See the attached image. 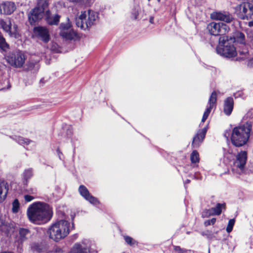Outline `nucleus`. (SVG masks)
Wrapping results in <instances>:
<instances>
[{
  "instance_id": "1",
  "label": "nucleus",
  "mask_w": 253,
  "mask_h": 253,
  "mask_svg": "<svg viewBox=\"0 0 253 253\" xmlns=\"http://www.w3.org/2000/svg\"><path fill=\"white\" fill-rule=\"evenodd\" d=\"M27 214L31 222L41 224L50 218L51 210L48 205L44 203L37 202L28 208Z\"/></svg>"
},
{
  "instance_id": "2",
  "label": "nucleus",
  "mask_w": 253,
  "mask_h": 253,
  "mask_svg": "<svg viewBox=\"0 0 253 253\" xmlns=\"http://www.w3.org/2000/svg\"><path fill=\"white\" fill-rule=\"evenodd\" d=\"M251 122H247L243 125L234 127L232 130L231 140L236 147H241L246 144L250 138L252 129Z\"/></svg>"
},
{
  "instance_id": "3",
  "label": "nucleus",
  "mask_w": 253,
  "mask_h": 253,
  "mask_svg": "<svg viewBox=\"0 0 253 253\" xmlns=\"http://www.w3.org/2000/svg\"><path fill=\"white\" fill-rule=\"evenodd\" d=\"M69 226L70 223L67 220L56 222L48 229L50 238L56 242L64 239L69 234Z\"/></svg>"
},
{
  "instance_id": "4",
  "label": "nucleus",
  "mask_w": 253,
  "mask_h": 253,
  "mask_svg": "<svg viewBox=\"0 0 253 253\" xmlns=\"http://www.w3.org/2000/svg\"><path fill=\"white\" fill-rule=\"evenodd\" d=\"M229 42L227 36H221L219 39V45L216 47L218 54L228 58L234 57L237 54L235 47L231 44L232 39L230 38Z\"/></svg>"
},
{
  "instance_id": "5",
  "label": "nucleus",
  "mask_w": 253,
  "mask_h": 253,
  "mask_svg": "<svg viewBox=\"0 0 253 253\" xmlns=\"http://www.w3.org/2000/svg\"><path fill=\"white\" fill-rule=\"evenodd\" d=\"M98 18V14L93 10L82 11L79 17L76 19V24L77 27L85 30L94 25Z\"/></svg>"
},
{
  "instance_id": "6",
  "label": "nucleus",
  "mask_w": 253,
  "mask_h": 253,
  "mask_svg": "<svg viewBox=\"0 0 253 253\" xmlns=\"http://www.w3.org/2000/svg\"><path fill=\"white\" fill-rule=\"evenodd\" d=\"M235 12L242 20L253 19V4L249 2H243L235 7Z\"/></svg>"
},
{
  "instance_id": "7",
  "label": "nucleus",
  "mask_w": 253,
  "mask_h": 253,
  "mask_svg": "<svg viewBox=\"0 0 253 253\" xmlns=\"http://www.w3.org/2000/svg\"><path fill=\"white\" fill-rule=\"evenodd\" d=\"M5 59L11 66L15 68H21L25 62L26 56L22 51H17L9 53L5 56Z\"/></svg>"
},
{
  "instance_id": "8",
  "label": "nucleus",
  "mask_w": 253,
  "mask_h": 253,
  "mask_svg": "<svg viewBox=\"0 0 253 253\" xmlns=\"http://www.w3.org/2000/svg\"><path fill=\"white\" fill-rule=\"evenodd\" d=\"M207 29L210 34L213 36L223 35L230 30L226 24L223 23L211 22L207 26Z\"/></svg>"
},
{
  "instance_id": "9",
  "label": "nucleus",
  "mask_w": 253,
  "mask_h": 253,
  "mask_svg": "<svg viewBox=\"0 0 253 253\" xmlns=\"http://www.w3.org/2000/svg\"><path fill=\"white\" fill-rule=\"evenodd\" d=\"M247 160V152L241 151L239 152L236 156V159L234 161L232 170L236 171L239 173L243 172L245 168Z\"/></svg>"
},
{
  "instance_id": "10",
  "label": "nucleus",
  "mask_w": 253,
  "mask_h": 253,
  "mask_svg": "<svg viewBox=\"0 0 253 253\" xmlns=\"http://www.w3.org/2000/svg\"><path fill=\"white\" fill-rule=\"evenodd\" d=\"M11 22L9 18L0 19V27L5 33H7L10 37L18 38L19 34L17 30V26L14 25L11 28Z\"/></svg>"
},
{
  "instance_id": "11",
  "label": "nucleus",
  "mask_w": 253,
  "mask_h": 253,
  "mask_svg": "<svg viewBox=\"0 0 253 253\" xmlns=\"http://www.w3.org/2000/svg\"><path fill=\"white\" fill-rule=\"evenodd\" d=\"M211 19L215 20L223 21L226 23H230L233 20L231 14L227 11H215L211 14Z\"/></svg>"
},
{
  "instance_id": "12",
  "label": "nucleus",
  "mask_w": 253,
  "mask_h": 253,
  "mask_svg": "<svg viewBox=\"0 0 253 253\" xmlns=\"http://www.w3.org/2000/svg\"><path fill=\"white\" fill-rule=\"evenodd\" d=\"M90 250L89 242L85 241L80 244H76L69 253H90Z\"/></svg>"
},
{
  "instance_id": "13",
  "label": "nucleus",
  "mask_w": 253,
  "mask_h": 253,
  "mask_svg": "<svg viewBox=\"0 0 253 253\" xmlns=\"http://www.w3.org/2000/svg\"><path fill=\"white\" fill-rule=\"evenodd\" d=\"M217 100V94L215 91H213L211 94L208 102V107L206 109L205 111L202 119V122L204 123L208 118L210 113L211 112V110L216 105Z\"/></svg>"
},
{
  "instance_id": "14",
  "label": "nucleus",
  "mask_w": 253,
  "mask_h": 253,
  "mask_svg": "<svg viewBox=\"0 0 253 253\" xmlns=\"http://www.w3.org/2000/svg\"><path fill=\"white\" fill-rule=\"evenodd\" d=\"M81 195L91 204L97 205L99 202L97 198L90 194L88 189L84 185H81L79 188Z\"/></svg>"
},
{
  "instance_id": "15",
  "label": "nucleus",
  "mask_w": 253,
  "mask_h": 253,
  "mask_svg": "<svg viewBox=\"0 0 253 253\" xmlns=\"http://www.w3.org/2000/svg\"><path fill=\"white\" fill-rule=\"evenodd\" d=\"M43 15V8L42 7H38L30 12L28 15L29 20L31 24L42 18Z\"/></svg>"
},
{
  "instance_id": "16",
  "label": "nucleus",
  "mask_w": 253,
  "mask_h": 253,
  "mask_svg": "<svg viewBox=\"0 0 253 253\" xmlns=\"http://www.w3.org/2000/svg\"><path fill=\"white\" fill-rule=\"evenodd\" d=\"M225 204L224 203H218L215 207L205 210L202 213V216L205 217L210 215H219L221 213L222 209L225 208Z\"/></svg>"
},
{
  "instance_id": "17",
  "label": "nucleus",
  "mask_w": 253,
  "mask_h": 253,
  "mask_svg": "<svg viewBox=\"0 0 253 253\" xmlns=\"http://www.w3.org/2000/svg\"><path fill=\"white\" fill-rule=\"evenodd\" d=\"M15 9V4L13 2L7 1L0 5V14H10Z\"/></svg>"
},
{
  "instance_id": "18",
  "label": "nucleus",
  "mask_w": 253,
  "mask_h": 253,
  "mask_svg": "<svg viewBox=\"0 0 253 253\" xmlns=\"http://www.w3.org/2000/svg\"><path fill=\"white\" fill-rule=\"evenodd\" d=\"M34 32L44 42H48L49 40V32L46 28L43 27H35Z\"/></svg>"
},
{
  "instance_id": "19",
  "label": "nucleus",
  "mask_w": 253,
  "mask_h": 253,
  "mask_svg": "<svg viewBox=\"0 0 253 253\" xmlns=\"http://www.w3.org/2000/svg\"><path fill=\"white\" fill-rule=\"evenodd\" d=\"M130 17L132 20H146V18L144 16V11H142L138 5L135 6L131 9Z\"/></svg>"
},
{
  "instance_id": "20",
  "label": "nucleus",
  "mask_w": 253,
  "mask_h": 253,
  "mask_svg": "<svg viewBox=\"0 0 253 253\" xmlns=\"http://www.w3.org/2000/svg\"><path fill=\"white\" fill-rule=\"evenodd\" d=\"M207 131V128L204 127L202 130H199L197 134L193 137L192 146L194 148L198 147L200 143L202 142L205 137Z\"/></svg>"
},
{
  "instance_id": "21",
  "label": "nucleus",
  "mask_w": 253,
  "mask_h": 253,
  "mask_svg": "<svg viewBox=\"0 0 253 253\" xmlns=\"http://www.w3.org/2000/svg\"><path fill=\"white\" fill-rule=\"evenodd\" d=\"M234 105L233 99L232 97H228L224 101L223 111L227 116H229L233 110Z\"/></svg>"
},
{
  "instance_id": "22",
  "label": "nucleus",
  "mask_w": 253,
  "mask_h": 253,
  "mask_svg": "<svg viewBox=\"0 0 253 253\" xmlns=\"http://www.w3.org/2000/svg\"><path fill=\"white\" fill-rule=\"evenodd\" d=\"M19 238L17 240L19 243L22 244L27 240L28 236L30 235V231L26 228H20L19 230Z\"/></svg>"
},
{
  "instance_id": "23",
  "label": "nucleus",
  "mask_w": 253,
  "mask_h": 253,
  "mask_svg": "<svg viewBox=\"0 0 253 253\" xmlns=\"http://www.w3.org/2000/svg\"><path fill=\"white\" fill-rule=\"evenodd\" d=\"M60 35L67 40H72L77 36L76 32L73 30L61 31Z\"/></svg>"
},
{
  "instance_id": "24",
  "label": "nucleus",
  "mask_w": 253,
  "mask_h": 253,
  "mask_svg": "<svg viewBox=\"0 0 253 253\" xmlns=\"http://www.w3.org/2000/svg\"><path fill=\"white\" fill-rule=\"evenodd\" d=\"M7 191L6 183L4 181H0V203L5 199Z\"/></svg>"
},
{
  "instance_id": "25",
  "label": "nucleus",
  "mask_w": 253,
  "mask_h": 253,
  "mask_svg": "<svg viewBox=\"0 0 253 253\" xmlns=\"http://www.w3.org/2000/svg\"><path fill=\"white\" fill-rule=\"evenodd\" d=\"M60 16L58 14L54 15H47L46 21L49 25H57L59 22Z\"/></svg>"
},
{
  "instance_id": "26",
  "label": "nucleus",
  "mask_w": 253,
  "mask_h": 253,
  "mask_svg": "<svg viewBox=\"0 0 253 253\" xmlns=\"http://www.w3.org/2000/svg\"><path fill=\"white\" fill-rule=\"evenodd\" d=\"M9 48V44L6 42L5 38L0 32V49L2 51H6Z\"/></svg>"
},
{
  "instance_id": "27",
  "label": "nucleus",
  "mask_w": 253,
  "mask_h": 253,
  "mask_svg": "<svg viewBox=\"0 0 253 253\" xmlns=\"http://www.w3.org/2000/svg\"><path fill=\"white\" fill-rule=\"evenodd\" d=\"M234 39L235 41L243 43L245 41V35L240 32H237L235 34Z\"/></svg>"
},
{
  "instance_id": "28",
  "label": "nucleus",
  "mask_w": 253,
  "mask_h": 253,
  "mask_svg": "<svg viewBox=\"0 0 253 253\" xmlns=\"http://www.w3.org/2000/svg\"><path fill=\"white\" fill-rule=\"evenodd\" d=\"M16 141L21 145H28L31 142L30 140L21 136H15L14 138Z\"/></svg>"
},
{
  "instance_id": "29",
  "label": "nucleus",
  "mask_w": 253,
  "mask_h": 253,
  "mask_svg": "<svg viewBox=\"0 0 253 253\" xmlns=\"http://www.w3.org/2000/svg\"><path fill=\"white\" fill-rule=\"evenodd\" d=\"M190 160L192 163H197L199 162V154L196 150L192 152L190 156Z\"/></svg>"
},
{
  "instance_id": "30",
  "label": "nucleus",
  "mask_w": 253,
  "mask_h": 253,
  "mask_svg": "<svg viewBox=\"0 0 253 253\" xmlns=\"http://www.w3.org/2000/svg\"><path fill=\"white\" fill-rule=\"evenodd\" d=\"M61 31L73 30L71 28V24L68 19V22L66 23H61L60 26Z\"/></svg>"
},
{
  "instance_id": "31",
  "label": "nucleus",
  "mask_w": 253,
  "mask_h": 253,
  "mask_svg": "<svg viewBox=\"0 0 253 253\" xmlns=\"http://www.w3.org/2000/svg\"><path fill=\"white\" fill-rule=\"evenodd\" d=\"M33 175V172L31 169H28L24 171L23 173V178L26 182L30 179Z\"/></svg>"
},
{
  "instance_id": "32",
  "label": "nucleus",
  "mask_w": 253,
  "mask_h": 253,
  "mask_svg": "<svg viewBox=\"0 0 253 253\" xmlns=\"http://www.w3.org/2000/svg\"><path fill=\"white\" fill-rule=\"evenodd\" d=\"M19 208V203L17 199H15L12 203V211L13 212H17Z\"/></svg>"
},
{
  "instance_id": "33",
  "label": "nucleus",
  "mask_w": 253,
  "mask_h": 253,
  "mask_svg": "<svg viewBox=\"0 0 253 253\" xmlns=\"http://www.w3.org/2000/svg\"><path fill=\"white\" fill-rule=\"evenodd\" d=\"M234 224H235V220L234 219H231L229 220L228 225H227V226L226 227V231L228 233H230L232 231L233 226L234 225Z\"/></svg>"
},
{
  "instance_id": "34",
  "label": "nucleus",
  "mask_w": 253,
  "mask_h": 253,
  "mask_svg": "<svg viewBox=\"0 0 253 253\" xmlns=\"http://www.w3.org/2000/svg\"><path fill=\"white\" fill-rule=\"evenodd\" d=\"M27 70H32L35 68H36V70L38 69V65L37 63H33V62H29L27 63Z\"/></svg>"
},
{
  "instance_id": "35",
  "label": "nucleus",
  "mask_w": 253,
  "mask_h": 253,
  "mask_svg": "<svg viewBox=\"0 0 253 253\" xmlns=\"http://www.w3.org/2000/svg\"><path fill=\"white\" fill-rule=\"evenodd\" d=\"M125 241L129 245H133L135 243V241L129 236H125Z\"/></svg>"
},
{
  "instance_id": "36",
  "label": "nucleus",
  "mask_w": 253,
  "mask_h": 253,
  "mask_svg": "<svg viewBox=\"0 0 253 253\" xmlns=\"http://www.w3.org/2000/svg\"><path fill=\"white\" fill-rule=\"evenodd\" d=\"M174 250L176 253H186L187 251L185 249H182L179 246H174Z\"/></svg>"
},
{
  "instance_id": "37",
  "label": "nucleus",
  "mask_w": 253,
  "mask_h": 253,
  "mask_svg": "<svg viewBox=\"0 0 253 253\" xmlns=\"http://www.w3.org/2000/svg\"><path fill=\"white\" fill-rule=\"evenodd\" d=\"M216 221V218H212L211 220H208L205 221V226H209L211 225H213L214 224V223Z\"/></svg>"
},
{
  "instance_id": "38",
  "label": "nucleus",
  "mask_w": 253,
  "mask_h": 253,
  "mask_svg": "<svg viewBox=\"0 0 253 253\" xmlns=\"http://www.w3.org/2000/svg\"><path fill=\"white\" fill-rule=\"evenodd\" d=\"M34 199V197L29 195H26L24 196V199L27 202H29L31 201Z\"/></svg>"
},
{
  "instance_id": "39",
  "label": "nucleus",
  "mask_w": 253,
  "mask_h": 253,
  "mask_svg": "<svg viewBox=\"0 0 253 253\" xmlns=\"http://www.w3.org/2000/svg\"><path fill=\"white\" fill-rule=\"evenodd\" d=\"M73 2H81L82 3L88 4L89 3V0H70Z\"/></svg>"
},
{
  "instance_id": "40",
  "label": "nucleus",
  "mask_w": 253,
  "mask_h": 253,
  "mask_svg": "<svg viewBox=\"0 0 253 253\" xmlns=\"http://www.w3.org/2000/svg\"><path fill=\"white\" fill-rule=\"evenodd\" d=\"M32 248L33 250H37L39 251L40 249L38 248V246L37 245H33L32 247Z\"/></svg>"
},
{
  "instance_id": "41",
  "label": "nucleus",
  "mask_w": 253,
  "mask_h": 253,
  "mask_svg": "<svg viewBox=\"0 0 253 253\" xmlns=\"http://www.w3.org/2000/svg\"><path fill=\"white\" fill-rule=\"evenodd\" d=\"M149 22L150 23L153 24L154 23V17L151 16L150 17V19H149Z\"/></svg>"
},
{
  "instance_id": "42",
  "label": "nucleus",
  "mask_w": 253,
  "mask_h": 253,
  "mask_svg": "<svg viewBox=\"0 0 253 253\" xmlns=\"http://www.w3.org/2000/svg\"><path fill=\"white\" fill-rule=\"evenodd\" d=\"M248 26L250 27H253V20L248 23Z\"/></svg>"
},
{
  "instance_id": "43",
  "label": "nucleus",
  "mask_w": 253,
  "mask_h": 253,
  "mask_svg": "<svg viewBox=\"0 0 253 253\" xmlns=\"http://www.w3.org/2000/svg\"><path fill=\"white\" fill-rule=\"evenodd\" d=\"M250 38H251V41L253 43V34L252 35H249Z\"/></svg>"
},
{
  "instance_id": "44",
  "label": "nucleus",
  "mask_w": 253,
  "mask_h": 253,
  "mask_svg": "<svg viewBox=\"0 0 253 253\" xmlns=\"http://www.w3.org/2000/svg\"><path fill=\"white\" fill-rule=\"evenodd\" d=\"M253 62V59L250 61V62H249V65H251Z\"/></svg>"
},
{
  "instance_id": "45",
  "label": "nucleus",
  "mask_w": 253,
  "mask_h": 253,
  "mask_svg": "<svg viewBox=\"0 0 253 253\" xmlns=\"http://www.w3.org/2000/svg\"><path fill=\"white\" fill-rule=\"evenodd\" d=\"M0 253H12L11 252H3Z\"/></svg>"
},
{
  "instance_id": "46",
  "label": "nucleus",
  "mask_w": 253,
  "mask_h": 253,
  "mask_svg": "<svg viewBox=\"0 0 253 253\" xmlns=\"http://www.w3.org/2000/svg\"><path fill=\"white\" fill-rule=\"evenodd\" d=\"M190 180H188H188H187L185 181V183H186H186H189L190 182Z\"/></svg>"
},
{
  "instance_id": "47",
  "label": "nucleus",
  "mask_w": 253,
  "mask_h": 253,
  "mask_svg": "<svg viewBox=\"0 0 253 253\" xmlns=\"http://www.w3.org/2000/svg\"><path fill=\"white\" fill-rule=\"evenodd\" d=\"M36 192V190L35 189H32V193H35Z\"/></svg>"
},
{
  "instance_id": "48",
  "label": "nucleus",
  "mask_w": 253,
  "mask_h": 253,
  "mask_svg": "<svg viewBox=\"0 0 253 253\" xmlns=\"http://www.w3.org/2000/svg\"><path fill=\"white\" fill-rule=\"evenodd\" d=\"M252 0V1L253 2V0Z\"/></svg>"
}]
</instances>
